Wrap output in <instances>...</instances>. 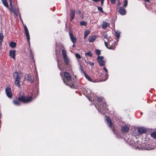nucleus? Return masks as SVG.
<instances>
[{
	"mask_svg": "<svg viewBox=\"0 0 156 156\" xmlns=\"http://www.w3.org/2000/svg\"><path fill=\"white\" fill-rule=\"evenodd\" d=\"M104 99V98L102 97H98L97 98V101L100 103V104H101V105L99 107H98V106L97 107L96 105L95 106L99 112L102 114H104L106 112L107 113L108 112V110L106 108V106L105 103L104 102L103 103H101V102H103Z\"/></svg>",
	"mask_w": 156,
	"mask_h": 156,
	"instance_id": "f257e3e1",
	"label": "nucleus"
},
{
	"mask_svg": "<svg viewBox=\"0 0 156 156\" xmlns=\"http://www.w3.org/2000/svg\"><path fill=\"white\" fill-rule=\"evenodd\" d=\"M23 73L20 72L16 71L13 75V78L15 80V85L19 88L21 87V85L20 84V82L21 80V78L22 77Z\"/></svg>",
	"mask_w": 156,
	"mask_h": 156,
	"instance_id": "f03ea898",
	"label": "nucleus"
},
{
	"mask_svg": "<svg viewBox=\"0 0 156 156\" xmlns=\"http://www.w3.org/2000/svg\"><path fill=\"white\" fill-rule=\"evenodd\" d=\"M71 76L69 73L66 72L64 73V76L62 77V79L64 83L71 87L73 84L71 82Z\"/></svg>",
	"mask_w": 156,
	"mask_h": 156,
	"instance_id": "7ed1b4c3",
	"label": "nucleus"
},
{
	"mask_svg": "<svg viewBox=\"0 0 156 156\" xmlns=\"http://www.w3.org/2000/svg\"><path fill=\"white\" fill-rule=\"evenodd\" d=\"M19 100L20 101L25 103H28L32 101V97L29 96L25 97L24 95H19Z\"/></svg>",
	"mask_w": 156,
	"mask_h": 156,
	"instance_id": "20e7f679",
	"label": "nucleus"
},
{
	"mask_svg": "<svg viewBox=\"0 0 156 156\" xmlns=\"http://www.w3.org/2000/svg\"><path fill=\"white\" fill-rule=\"evenodd\" d=\"M62 54L64 62L66 65H68L70 61L69 57L67 56L66 51L64 49H62Z\"/></svg>",
	"mask_w": 156,
	"mask_h": 156,
	"instance_id": "39448f33",
	"label": "nucleus"
},
{
	"mask_svg": "<svg viewBox=\"0 0 156 156\" xmlns=\"http://www.w3.org/2000/svg\"><path fill=\"white\" fill-rule=\"evenodd\" d=\"M104 57L102 56H98L97 58V61L100 65L104 66L105 65V62L103 60Z\"/></svg>",
	"mask_w": 156,
	"mask_h": 156,
	"instance_id": "423d86ee",
	"label": "nucleus"
},
{
	"mask_svg": "<svg viewBox=\"0 0 156 156\" xmlns=\"http://www.w3.org/2000/svg\"><path fill=\"white\" fill-rule=\"evenodd\" d=\"M117 10L119 13L121 15H125L126 13V11L123 7L120 6L117 8Z\"/></svg>",
	"mask_w": 156,
	"mask_h": 156,
	"instance_id": "0eeeda50",
	"label": "nucleus"
},
{
	"mask_svg": "<svg viewBox=\"0 0 156 156\" xmlns=\"http://www.w3.org/2000/svg\"><path fill=\"white\" fill-rule=\"evenodd\" d=\"M24 28L25 32V34L26 36L27 41L29 42V41L30 40L29 34L28 29L26 25L24 26Z\"/></svg>",
	"mask_w": 156,
	"mask_h": 156,
	"instance_id": "6e6552de",
	"label": "nucleus"
},
{
	"mask_svg": "<svg viewBox=\"0 0 156 156\" xmlns=\"http://www.w3.org/2000/svg\"><path fill=\"white\" fill-rule=\"evenodd\" d=\"M5 92L6 95L9 98H11L12 96V94L11 90L9 88L7 87L5 89Z\"/></svg>",
	"mask_w": 156,
	"mask_h": 156,
	"instance_id": "1a4fd4ad",
	"label": "nucleus"
},
{
	"mask_svg": "<svg viewBox=\"0 0 156 156\" xmlns=\"http://www.w3.org/2000/svg\"><path fill=\"white\" fill-rule=\"evenodd\" d=\"M16 51L15 50H10L9 51V56L13 59H15Z\"/></svg>",
	"mask_w": 156,
	"mask_h": 156,
	"instance_id": "9d476101",
	"label": "nucleus"
},
{
	"mask_svg": "<svg viewBox=\"0 0 156 156\" xmlns=\"http://www.w3.org/2000/svg\"><path fill=\"white\" fill-rule=\"evenodd\" d=\"M138 131L140 134H142L146 132V130L144 127H139L138 129Z\"/></svg>",
	"mask_w": 156,
	"mask_h": 156,
	"instance_id": "9b49d317",
	"label": "nucleus"
},
{
	"mask_svg": "<svg viewBox=\"0 0 156 156\" xmlns=\"http://www.w3.org/2000/svg\"><path fill=\"white\" fill-rule=\"evenodd\" d=\"M69 35L72 41L74 43H76V37H74L73 34L70 32L69 33Z\"/></svg>",
	"mask_w": 156,
	"mask_h": 156,
	"instance_id": "f8f14e48",
	"label": "nucleus"
},
{
	"mask_svg": "<svg viewBox=\"0 0 156 156\" xmlns=\"http://www.w3.org/2000/svg\"><path fill=\"white\" fill-rule=\"evenodd\" d=\"M75 11L74 10H71V14L70 15V21H72L74 19V17L75 16Z\"/></svg>",
	"mask_w": 156,
	"mask_h": 156,
	"instance_id": "ddd939ff",
	"label": "nucleus"
},
{
	"mask_svg": "<svg viewBox=\"0 0 156 156\" xmlns=\"http://www.w3.org/2000/svg\"><path fill=\"white\" fill-rule=\"evenodd\" d=\"M27 79L28 81L31 83L34 82V76H31L27 75Z\"/></svg>",
	"mask_w": 156,
	"mask_h": 156,
	"instance_id": "4468645a",
	"label": "nucleus"
},
{
	"mask_svg": "<svg viewBox=\"0 0 156 156\" xmlns=\"http://www.w3.org/2000/svg\"><path fill=\"white\" fill-rule=\"evenodd\" d=\"M96 36L95 35L90 36L88 39L89 41L90 42H93L96 40Z\"/></svg>",
	"mask_w": 156,
	"mask_h": 156,
	"instance_id": "2eb2a0df",
	"label": "nucleus"
},
{
	"mask_svg": "<svg viewBox=\"0 0 156 156\" xmlns=\"http://www.w3.org/2000/svg\"><path fill=\"white\" fill-rule=\"evenodd\" d=\"M105 119L108 122V125L109 126V127H112V124L110 118L106 116V117Z\"/></svg>",
	"mask_w": 156,
	"mask_h": 156,
	"instance_id": "dca6fc26",
	"label": "nucleus"
},
{
	"mask_svg": "<svg viewBox=\"0 0 156 156\" xmlns=\"http://www.w3.org/2000/svg\"><path fill=\"white\" fill-rule=\"evenodd\" d=\"M129 128L128 126H124L122 127V130L124 132H127L129 130Z\"/></svg>",
	"mask_w": 156,
	"mask_h": 156,
	"instance_id": "f3484780",
	"label": "nucleus"
},
{
	"mask_svg": "<svg viewBox=\"0 0 156 156\" xmlns=\"http://www.w3.org/2000/svg\"><path fill=\"white\" fill-rule=\"evenodd\" d=\"M12 11L17 16H18L19 13L18 9H15L12 8L11 9Z\"/></svg>",
	"mask_w": 156,
	"mask_h": 156,
	"instance_id": "a211bd4d",
	"label": "nucleus"
},
{
	"mask_svg": "<svg viewBox=\"0 0 156 156\" xmlns=\"http://www.w3.org/2000/svg\"><path fill=\"white\" fill-rule=\"evenodd\" d=\"M109 26V24L106 22H104L102 24V28L105 29Z\"/></svg>",
	"mask_w": 156,
	"mask_h": 156,
	"instance_id": "6ab92c4d",
	"label": "nucleus"
},
{
	"mask_svg": "<svg viewBox=\"0 0 156 156\" xmlns=\"http://www.w3.org/2000/svg\"><path fill=\"white\" fill-rule=\"evenodd\" d=\"M3 35L2 33H0V45H1L3 40Z\"/></svg>",
	"mask_w": 156,
	"mask_h": 156,
	"instance_id": "aec40b11",
	"label": "nucleus"
},
{
	"mask_svg": "<svg viewBox=\"0 0 156 156\" xmlns=\"http://www.w3.org/2000/svg\"><path fill=\"white\" fill-rule=\"evenodd\" d=\"M1 1L5 7L7 8L9 7V5L6 0H1Z\"/></svg>",
	"mask_w": 156,
	"mask_h": 156,
	"instance_id": "412c9836",
	"label": "nucleus"
},
{
	"mask_svg": "<svg viewBox=\"0 0 156 156\" xmlns=\"http://www.w3.org/2000/svg\"><path fill=\"white\" fill-rule=\"evenodd\" d=\"M16 43L14 42H11L9 43V46L11 48H14L16 46Z\"/></svg>",
	"mask_w": 156,
	"mask_h": 156,
	"instance_id": "4be33fe9",
	"label": "nucleus"
},
{
	"mask_svg": "<svg viewBox=\"0 0 156 156\" xmlns=\"http://www.w3.org/2000/svg\"><path fill=\"white\" fill-rule=\"evenodd\" d=\"M103 69L106 73L105 74V75L106 76V80L108 78V71L107 69L105 67H104L103 68Z\"/></svg>",
	"mask_w": 156,
	"mask_h": 156,
	"instance_id": "5701e85b",
	"label": "nucleus"
},
{
	"mask_svg": "<svg viewBox=\"0 0 156 156\" xmlns=\"http://www.w3.org/2000/svg\"><path fill=\"white\" fill-rule=\"evenodd\" d=\"M90 33V31L89 30H86L84 32V38H85L88 35L89 33Z\"/></svg>",
	"mask_w": 156,
	"mask_h": 156,
	"instance_id": "b1692460",
	"label": "nucleus"
},
{
	"mask_svg": "<svg viewBox=\"0 0 156 156\" xmlns=\"http://www.w3.org/2000/svg\"><path fill=\"white\" fill-rule=\"evenodd\" d=\"M104 38L107 39L108 41H111L112 40V38H110V37H108L107 34H105L103 35Z\"/></svg>",
	"mask_w": 156,
	"mask_h": 156,
	"instance_id": "393cba45",
	"label": "nucleus"
},
{
	"mask_svg": "<svg viewBox=\"0 0 156 156\" xmlns=\"http://www.w3.org/2000/svg\"><path fill=\"white\" fill-rule=\"evenodd\" d=\"M84 76L88 80H89V81H92V80L91 79V78L90 77L88 76L87 74L86 73H84Z\"/></svg>",
	"mask_w": 156,
	"mask_h": 156,
	"instance_id": "a878e982",
	"label": "nucleus"
},
{
	"mask_svg": "<svg viewBox=\"0 0 156 156\" xmlns=\"http://www.w3.org/2000/svg\"><path fill=\"white\" fill-rule=\"evenodd\" d=\"M85 54L86 55H88L90 57H92V55L91 52L90 51H89L87 53H86Z\"/></svg>",
	"mask_w": 156,
	"mask_h": 156,
	"instance_id": "bb28decb",
	"label": "nucleus"
},
{
	"mask_svg": "<svg viewBox=\"0 0 156 156\" xmlns=\"http://www.w3.org/2000/svg\"><path fill=\"white\" fill-rule=\"evenodd\" d=\"M98 9L99 11H100L101 13H104V12L102 8L99 6H97Z\"/></svg>",
	"mask_w": 156,
	"mask_h": 156,
	"instance_id": "cd10ccee",
	"label": "nucleus"
},
{
	"mask_svg": "<svg viewBox=\"0 0 156 156\" xmlns=\"http://www.w3.org/2000/svg\"><path fill=\"white\" fill-rule=\"evenodd\" d=\"M115 34L117 38L118 39H119L120 37V32L119 31H115Z\"/></svg>",
	"mask_w": 156,
	"mask_h": 156,
	"instance_id": "c85d7f7f",
	"label": "nucleus"
},
{
	"mask_svg": "<svg viewBox=\"0 0 156 156\" xmlns=\"http://www.w3.org/2000/svg\"><path fill=\"white\" fill-rule=\"evenodd\" d=\"M80 67H79V69L80 70L81 72V73H85L83 70V69L82 68L81 65L80 64Z\"/></svg>",
	"mask_w": 156,
	"mask_h": 156,
	"instance_id": "c756f323",
	"label": "nucleus"
},
{
	"mask_svg": "<svg viewBox=\"0 0 156 156\" xmlns=\"http://www.w3.org/2000/svg\"><path fill=\"white\" fill-rule=\"evenodd\" d=\"M87 22L85 21H82L80 22V24L81 26H86Z\"/></svg>",
	"mask_w": 156,
	"mask_h": 156,
	"instance_id": "7c9ffc66",
	"label": "nucleus"
},
{
	"mask_svg": "<svg viewBox=\"0 0 156 156\" xmlns=\"http://www.w3.org/2000/svg\"><path fill=\"white\" fill-rule=\"evenodd\" d=\"M13 103L15 105H20V103L18 101L14 100L13 101Z\"/></svg>",
	"mask_w": 156,
	"mask_h": 156,
	"instance_id": "2f4dec72",
	"label": "nucleus"
},
{
	"mask_svg": "<svg viewBox=\"0 0 156 156\" xmlns=\"http://www.w3.org/2000/svg\"><path fill=\"white\" fill-rule=\"evenodd\" d=\"M96 54L97 55H99L101 54V51L98 49H97L95 50Z\"/></svg>",
	"mask_w": 156,
	"mask_h": 156,
	"instance_id": "473e14b6",
	"label": "nucleus"
},
{
	"mask_svg": "<svg viewBox=\"0 0 156 156\" xmlns=\"http://www.w3.org/2000/svg\"><path fill=\"white\" fill-rule=\"evenodd\" d=\"M85 93H86L88 95H89L90 94H91V91L89 89L85 90Z\"/></svg>",
	"mask_w": 156,
	"mask_h": 156,
	"instance_id": "72a5a7b5",
	"label": "nucleus"
},
{
	"mask_svg": "<svg viewBox=\"0 0 156 156\" xmlns=\"http://www.w3.org/2000/svg\"><path fill=\"white\" fill-rule=\"evenodd\" d=\"M124 3L123 5V7L125 8H126L127 5V0H124Z\"/></svg>",
	"mask_w": 156,
	"mask_h": 156,
	"instance_id": "f704fd0d",
	"label": "nucleus"
},
{
	"mask_svg": "<svg viewBox=\"0 0 156 156\" xmlns=\"http://www.w3.org/2000/svg\"><path fill=\"white\" fill-rule=\"evenodd\" d=\"M151 136L153 138H156V132H153L151 134Z\"/></svg>",
	"mask_w": 156,
	"mask_h": 156,
	"instance_id": "c9c22d12",
	"label": "nucleus"
},
{
	"mask_svg": "<svg viewBox=\"0 0 156 156\" xmlns=\"http://www.w3.org/2000/svg\"><path fill=\"white\" fill-rule=\"evenodd\" d=\"M75 56L78 59L81 58V57L80 55L78 53L75 54Z\"/></svg>",
	"mask_w": 156,
	"mask_h": 156,
	"instance_id": "e433bc0d",
	"label": "nucleus"
},
{
	"mask_svg": "<svg viewBox=\"0 0 156 156\" xmlns=\"http://www.w3.org/2000/svg\"><path fill=\"white\" fill-rule=\"evenodd\" d=\"M108 48L110 49L114 50L115 48V46H110V47H108Z\"/></svg>",
	"mask_w": 156,
	"mask_h": 156,
	"instance_id": "4c0bfd02",
	"label": "nucleus"
},
{
	"mask_svg": "<svg viewBox=\"0 0 156 156\" xmlns=\"http://www.w3.org/2000/svg\"><path fill=\"white\" fill-rule=\"evenodd\" d=\"M30 57L33 59L34 58V56L32 52L31 51H30Z\"/></svg>",
	"mask_w": 156,
	"mask_h": 156,
	"instance_id": "58836bf2",
	"label": "nucleus"
},
{
	"mask_svg": "<svg viewBox=\"0 0 156 156\" xmlns=\"http://www.w3.org/2000/svg\"><path fill=\"white\" fill-rule=\"evenodd\" d=\"M111 1L113 4H114L115 3V0H111Z\"/></svg>",
	"mask_w": 156,
	"mask_h": 156,
	"instance_id": "ea45409f",
	"label": "nucleus"
},
{
	"mask_svg": "<svg viewBox=\"0 0 156 156\" xmlns=\"http://www.w3.org/2000/svg\"><path fill=\"white\" fill-rule=\"evenodd\" d=\"M105 42V46H106V47L108 48V44H107V42H106V41H105L104 42Z\"/></svg>",
	"mask_w": 156,
	"mask_h": 156,
	"instance_id": "a19ab883",
	"label": "nucleus"
},
{
	"mask_svg": "<svg viewBox=\"0 0 156 156\" xmlns=\"http://www.w3.org/2000/svg\"><path fill=\"white\" fill-rule=\"evenodd\" d=\"M9 5L11 7V9H12V8H13L12 7V2H10Z\"/></svg>",
	"mask_w": 156,
	"mask_h": 156,
	"instance_id": "79ce46f5",
	"label": "nucleus"
},
{
	"mask_svg": "<svg viewBox=\"0 0 156 156\" xmlns=\"http://www.w3.org/2000/svg\"><path fill=\"white\" fill-rule=\"evenodd\" d=\"M89 63L90 65H94V62H89Z\"/></svg>",
	"mask_w": 156,
	"mask_h": 156,
	"instance_id": "37998d69",
	"label": "nucleus"
},
{
	"mask_svg": "<svg viewBox=\"0 0 156 156\" xmlns=\"http://www.w3.org/2000/svg\"><path fill=\"white\" fill-rule=\"evenodd\" d=\"M101 5L102 6L103 5L104 2L101 1Z\"/></svg>",
	"mask_w": 156,
	"mask_h": 156,
	"instance_id": "c03bdc74",
	"label": "nucleus"
},
{
	"mask_svg": "<svg viewBox=\"0 0 156 156\" xmlns=\"http://www.w3.org/2000/svg\"><path fill=\"white\" fill-rule=\"evenodd\" d=\"M144 1L147 2H149V0H144Z\"/></svg>",
	"mask_w": 156,
	"mask_h": 156,
	"instance_id": "a18cd8bd",
	"label": "nucleus"
},
{
	"mask_svg": "<svg viewBox=\"0 0 156 156\" xmlns=\"http://www.w3.org/2000/svg\"><path fill=\"white\" fill-rule=\"evenodd\" d=\"M58 68L60 70H61V67H59V66H58Z\"/></svg>",
	"mask_w": 156,
	"mask_h": 156,
	"instance_id": "49530a36",
	"label": "nucleus"
},
{
	"mask_svg": "<svg viewBox=\"0 0 156 156\" xmlns=\"http://www.w3.org/2000/svg\"><path fill=\"white\" fill-rule=\"evenodd\" d=\"M62 72H61L60 73V75L61 76H62Z\"/></svg>",
	"mask_w": 156,
	"mask_h": 156,
	"instance_id": "de8ad7c7",
	"label": "nucleus"
},
{
	"mask_svg": "<svg viewBox=\"0 0 156 156\" xmlns=\"http://www.w3.org/2000/svg\"><path fill=\"white\" fill-rule=\"evenodd\" d=\"M118 5H120V2H119L118 4Z\"/></svg>",
	"mask_w": 156,
	"mask_h": 156,
	"instance_id": "09e8293b",
	"label": "nucleus"
},
{
	"mask_svg": "<svg viewBox=\"0 0 156 156\" xmlns=\"http://www.w3.org/2000/svg\"><path fill=\"white\" fill-rule=\"evenodd\" d=\"M75 46V45L74 44H73V47H74Z\"/></svg>",
	"mask_w": 156,
	"mask_h": 156,
	"instance_id": "8fccbe9b",
	"label": "nucleus"
},
{
	"mask_svg": "<svg viewBox=\"0 0 156 156\" xmlns=\"http://www.w3.org/2000/svg\"><path fill=\"white\" fill-rule=\"evenodd\" d=\"M105 0H101V1L104 2Z\"/></svg>",
	"mask_w": 156,
	"mask_h": 156,
	"instance_id": "3c124183",
	"label": "nucleus"
},
{
	"mask_svg": "<svg viewBox=\"0 0 156 156\" xmlns=\"http://www.w3.org/2000/svg\"><path fill=\"white\" fill-rule=\"evenodd\" d=\"M9 2H12L11 0H9Z\"/></svg>",
	"mask_w": 156,
	"mask_h": 156,
	"instance_id": "603ef678",
	"label": "nucleus"
}]
</instances>
